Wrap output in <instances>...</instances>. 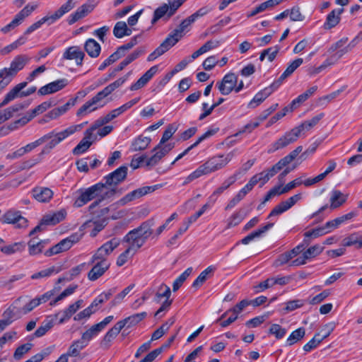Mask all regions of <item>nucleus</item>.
<instances>
[{"label": "nucleus", "mask_w": 362, "mask_h": 362, "mask_svg": "<svg viewBox=\"0 0 362 362\" xmlns=\"http://www.w3.org/2000/svg\"><path fill=\"white\" fill-rule=\"evenodd\" d=\"M151 226L152 224L149 221H145L139 227L130 230L124 237L123 241L128 244V247L118 256L116 262L118 267H122L126 264L129 259L134 257L137 250L144 245L146 240L153 233Z\"/></svg>", "instance_id": "1"}, {"label": "nucleus", "mask_w": 362, "mask_h": 362, "mask_svg": "<svg viewBox=\"0 0 362 362\" xmlns=\"http://www.w3.org/2000/svg\"><path fill=\"white\" fill-rule=\"evenodd\" d=\"M302 199V194L300 193L296 194L285 201L280 202L277 204L269 213L267 216V219H271L272 221L267 223L266 225L261 226L257 230L248 234L244 238L240 240V243L243 245H247L256 238H259L262 236L267 230L271 229L275 224L277 218L274 219V217H277L290 209L294 206L298 201Z\"/></svg>", "instance_id": "2"}, {"label": "nucleus", "mask_w": 362, "mask_h": 362, "mask_svg": "<svg viewBox=\"0 0 362 362\" xmlns=\"http://www.w3.org/2000/svg\"><path fill=\"white\" fill-rule=\"evenodd\" d=\"M235 156V151H232L226 154H217L212 156L185 177L182 185H186L203 175L223 169L232 160Z\"/></svg>", "instance_id": "3"}, {"label": "nucleus", "mask_w": 362, "mask_h": 362, "mask_svg": "<svg viewBox=\"0 0 362 362\" xmlns=\"http://www.w3.org/2000/svg\"><path fill=\"white\" fill-rule=\"evenodd\" d=\"M86 124H87V122L79 124L70 126L59 132H56L55 131H52V132L45 134L44 136H42L41 137V138H45L43 140V143H45L46 141H48V140H49V141L45 146L43 151L44 152L49 151L50 150L54 148L57 145H58L59 143H61L62 141L66 139L67 137L74 134L75 132L80 131L83 127V126Z\"/></svg>", "instance_id": "4"}, {"label": "nucleus", "mask_w": 362, "mask_h": 362, "mask_svg": "<svg viewBox=\"0 0 362 362\" xmlns=\"http://www.w3.org/2000/svg\"><path fill=\"white\" fill-rule=\"evenodd\" d=\"M38 7V4L31 3L27 4L21 9L13 18V19L6 25L1 28V31L6 34L20 25L23 21Z\"/></svg>", "instance_id": "5"}, {"label": "nucleus", "mask_w": 362, "mask_h": 362, "mask_svg": "<svg viewBox=\"0 0 362 362\" xmlns=\"http://www.w3.org/2000/svg\"><path fill=\"white\" fill-rule=\"evenodd\" d=\"M170 296L171 291L170 287L165 284H161L157 289L153 300L157 303H160L163 298H165V300L162 303L160 308L155 313L156 317L162 316L160 315L161 313L168 311L170 309V307L173 303V300L170 299Z\"/></svg>", "instance_id": "6"}, {"label": "nucleus", "mask_w": 362, "mask_h": 362, "mask_svg": "<svg viewBox=\"0 0 362 362\" xmlns=\"http://www.w3.org/2000/svg\"><path fill=\"white\" fill-rule=\"evenodd\" d=\"M28 81L25 82L20 83L15 86L9 92H8L3 101L0 103V107L4 106L8 104L9 102L13 100L18 97H26L36 91V87L32 86L28 88L25 91H22V90L27 86Z\"/></svg>", "instance_id": "7"}, {"label": "nucleus", "mask_w": 362, "mask_h": 362, "mask_svg": "<svg viewBox=\"0 0 362 362\" xmlns=\"http://www.w3.org/2000/svg\"><path fill=\"white\" fill-rule=\"evenodd\" d=\"M180 7V6L175 0L170 1L168 4H163L154 11L153 17L151 20L152 24L163 18L169 20Z\"/></svg>", "instance_id": "8"}, {"label": "nucleus", "mask_w": 362, "mask_h": 362, "mask_svg": "<svg viewBox=\"0 0 362 362\" xmlns=\"http://www.w3.org/2000/svg\"><path fill=\"white\" fill-rule=\"evenodd\" d=\"M300 136L299 130L296 129V127L293 128L291 130L286 132L284 135L280 137L275 142L272 143L268 152L273 153L288 146L296 141Z\"/></svg>", "instance_id": "9"}, {"label": "nucleus", "mask_w": 362, "mask_h": 362, "mask_svg": "<svg viewBox=\"0 0 362 362\" xmlns=\"http://www.w3.org/2000/svg\"><path fill=\"white\" fill-rule=\"evenodd\" d=\"M181 38L180 35H175V32L173 30L165 39V40L152 52L151 53L147 60L152 62L157 59L158 57L163 55L173 47Z\"/></svg>", "instance_id": "10"}, {"label": "nucleus", "mask_w": 362, "mask_h": 362, "mask_svg": "<svg viewBox=\"0 0 362 362\" xmlns=\"http://www.w3.org/2000/svg\"><path fill=\"white\" fill-rule=\"evenodd\" d=\"M163 184H157L152 186H145L140 188H138L132 192L127 194L122 198H121L118 202V204L120 206H124L127 203L136 199H139L143 196H145L148 194L152 193L154 191L161 188L163 187Z\"/></svg>", "instance_id": "11"}, {"label": "nucleus", "mask_w": 362, "mask_h": 362, "mask_svg": "<svg viewBox=\"0 0 362 362\" xmlns=\"http://www.w3.org/2000/svg\"><path fill=\"white\" fill-rule=\"evenodd\" d=\"M80 238L77 234H73L59 242L44 252L46 257H51L70 249L72 245L79 240Z\"/></svg>", "instance_id": "12"}, {"label": "nucleus", "mask_w": 362, "mask_h": 362, "mask_svg": "<svg viewBox=\"0 0 362 362\" xmlns=\"http://www.w3.org/2000/svg\"><path fill=\"white\" fill-rule=\"evenodd\" d=\"M107 188L105 184L102 182H98L87 188L88 192L90 195L91 201L94 199H100V200H105L107 198L111 197L115 194V189H111L110 190L105 191Z\"/></svg>", "instance_id": "13"}, {"label": "nucleus", "mask_w": 362, "mask_h": 362, "mask_svg": "<svg viewBox=\"0 0 362 362\" xmlns=\"http://www.w3.org/2000/svg\"><path fill=\"white\" fill-rule=\"evenodd\" d=\"M237 83L238 76L234 73H228L221 81L216 83V86L222 95H227L235 90Z\"/></svg>", "instance_id": "14"}, {"label": "nucleus", "mask_w": 362, "mask_h": 362, "mask_svg": "<svg viewBox=\"0 0 362 362\" xmlns=\"http://www.w3.org/2000/svg\"><path fill=\"white\" fill-rule=\"evenodd\" d=\"M128 168L126 165L120 166L113 172L109 173L103 177L105 180V187L116 186L122 182L127 176Z\"/></svg>", "instance_id": "15"}, {"label": "nucleus", "mask_w": 362, "mask_h": 362, "mask_svg": "<svg viewBox=\"0 0 362 362\" xmlns=\"http://www.w3.org/2000/svg\"><path fill=\"white\" fill-rule=\"evenodd\" d=\"M31 58L27 54H19L16 56L10 64L8 68H4L6 69L9 75L14 77L17 73L22 69L30 62Z\"/></svg>", "instance_id": "16"}, {"label": "nucleus", "mask_w": 362, "mask_h": 362, "mask_svg": "<svg viewBox=\"0 0 362 362\" xmlns=\"http://www.w3.org/2000/svg\"><path fill=\"white\" fill-rule=\"evenodd\" d=\"M85 57V53L78 46H71L64 50L62 59L74 60L77 66H81Z\"/></svg>", "instance_id": "17"}, {"label": "nucleus", "mask_w": 362, "mask_h": 362, "mask_svg": "<svg viewBox=\"0 0 362 362\" xmlns=\"http://www.w3.org/2000/svg\"><path fill=\"white\" fill-rule=\"evenodd\" d=\"M68 83L69 81L66 78L58 79L42 86L38 90V93L41 95L52 94L61 90L65 88Z\"/></svg>", "instance_id": "18"}, {"label": "nucleus", "mask_w": 362, "mask_h": 362, "mask_svg": "<svg viewBox=\"0 0 362 362\" xmlns=\"http://www.w3.org/2000/svg\"><path fill=\"white\" fill-rule=\"evenodd\" d=\"M3 218L4 223L16 224L18 228L27 226V219L21 216L20 211H8Z\"/></svg>", "instance_id": "19"}, {"label": "nucleus", "mask_w": 362, "mask_h": 362, "mask_svg": "<svg viewBox=\"0 0 362 362\" xmlns=\"http://www.w3.org/2000/svg\"><path fill=\"white\" fill-rule=\"evenodd\" d=\"M105 106V103H100L98 99L94 96L90 100L85 103L77 111L76 115L78 117H82L88 115L98 108H100Z\"/></svg>", "instance_id": "20"}, {"label": "nucleus", "mask_w": 362, "mask_h": 362, "mask_svg": "<svg viewBox=\"0 0 362 362\" xmlns=\"http://www.w3.org/2000/svg\"><path fill=\"white\" fill-rule=\"evenodd\" d=\"M158 67L157 65L151 66L141 77L130 86L131 90H137L147 84L152 77L157 73Z\"/></svg>", "instance_id": "21"}, {"label": "nucleus", "mask_w": 362, "mask_h": 362, "mask_svg": "<svg viewBox=\"0 0 362 362\" xmlns=\"http://www.w3.org/2000/svg\"><path fill=\"white\" fill-rule=\"evenodd\" d=\"M93 267L88 274V278L90 281H95L102 276L105 272L110 268V262H98L93 264Z\"/></svg>", "instance_id": "22"}, {"label": "nucleus", "mask_w": 362, "mask_h": 362, "mask_svg": "<svg viewBox=\"0 0 362 362\" xmlns=\"http://www.w3.org/2000/svg\"><path fill=\"white\" fill-rule=\"evenodd\" d=\"M83 300H78L74 303L71 304L69 307L62 312H59L56 315V317L59 318V323L62 324L69 319L81 308Z\"/></svg>", "instance_id": "23"}, {"label": "nucleus", "mask_w": 362, "mask_h": 362, "mask_svg": "<svg viewBox=\"0 0 362 362\" xmlns=\"http://www.w3.org/2000/svg\"><path fill=\"white\" fill-rule=\"evenodd\" d=\"M147 316L146 312H142L130 315L122 320L117 322L115 325L118 327L120 331L126 326L132 327L137 325L142 321Z\"/></svg>", "instance_id": "24"}, {"label": "nucleus", "mask_w": 362, "mask_h": 362, "mask_svg": "<svg viewBox=\"0 0 362 362\" xmlns=\"http://www.w3.org/2000/svg\"><path fill=\"white\" fill-rule=\"evenodd\" d=\"M33 197L40 202H48L53 197V192L48 187H37L33 189Z\"/></svg>", "instance_id": "25"}, {"label": "nucleus", "mask_w": 362, "mask_h": 362, "mask_svg": "<svg viewBox=\"0 0 362 362\" xmlns=\"http://www.w3.org/2000/svg\"><path fill=\"white\" fill-rule=\"evenodd\" d=\"M218 129H209L203 134L201 136L198 138V139L188 148H187L182 153H180L176 158L173 161L172 165H174L177 160H180L185 155H187L192 149L197 146L202 141L206 139L207 138L213 136L218 132Z\"/></svg>", "instance_id": "26"}, {"label": "nucleus", "mask_w": 362, "mask_h": 362, "mask_svg": "<svg viewBox=\"0 0 362 362\" xmlns=\"http://www.w3.org/2000/svg\"><path fill=\"white\" fill-rule=\"evenodd\" d=\"M344 12V8H337L332 10L327 16L324 23L325 29H332L339 24L341 20V15Z\"/></svg>", "instance_id": "27"}, {"label": "nucleus", "mask_w": 362, "mask_h": 362, "mask_svg": "<svg viewBox=\"0 0 362 362\" xmlns=\"http://www.w3.org/2000/svg\"><path fill=\"white\" fill-rule=\"evenodd\" d=\"M66 213L64 210L59 211L52 214H47L41 220V224H45V226H54L66 217Z\"/></svg>", "instance_id": "28"}, {"label": "nucleus", "mask_w": 362, "mask_h": 362, "mask_svg": "<svg viewBox=\"0 0 362 362\" xmlns=\"http://www.w3.org/2000/svg\"><path fill=\"white\" fill-rule=\"evenodd\" d=\"M84 49L92 58L98 57L101 51V47L94 39H88L84 44Z\"/></svg>", "instance_id": "29"}, {"label": "nucleus", "mask_w": 362, "mask_h": 362, "mask_svg": "<svg viewBox=\"0 0 362 362\" xmlns=\"http://www.w3.org/2000/svg\"><path fill=\"white\" fill-rule=\"evenodd\" d=\"M74 6L75 3L74 2V0H67V1L62 4L57 11H56L53 14L49 16L51 21L54 23L61 18L65 13L70 11Z\"/></svg>", "instance_id": "30"}, {"label": "nucleus", "mask_w": 362, "mask_h": 362, "mask_svg": "<svg viewBox=\"0 0 362 362\" xmlns=\"http://www.w3.org/2000/svg\"><path fill=\"white\" fill-rule=\"evenodd\" d=\"M76 194L77 196L76 197L73 204V206L75 208L82 207L91 201L87 188H81L76 192Z\"/></svg>", "instance_id": "31"}, {"label": "nucleus", "mask_w": 362, "mask_h": 362, "mask_svg": "<svg viewBox=\"0 0 362 362\" xmlns=\"http://www.w3.org/2000/svg\"><path fill=\"white\" fill-rule=\"evenodd\" d=\"M324 117V113H320L309 120H306L301 123L300 125L296 127V129L299 130V134L304 132H308L313 128Z\"/></svg>", "instance_id": "32"}, {"label": "nucleus", "mask_w": 362, "mask_h": 362, "mask_svg": "<svg viewBox=\"0 0 362 362\" xmlns=\"http://www.w3.org/2000/svg\"><path fill=\"white\" fill-rule=\"evenodd\" d=\"M347 199V195L339 190H332L330 196V208L334 209L341 206Z\"/></svg>", "instance_id": "33"}, {"label": "nucleus", "mask_w": 362, "mask_h": 362, "mask_svg": "<svg viewBox=\"0 0 362 362\" xmlns=\"http://www.w3.org/2000/svg\"><path fill=\"white\" fill-rule=\"evenodd\" d=\"M119 332L120 329L116 325H115L104 335L100 342V346L106 349H109L111 345V341L119 334Z\"/></svg>", "instance_id": "34"}, {"label": "nucleus", "mask_w": 362, "mask_h": 362, "mask_svg": "<svg viewBox=\"0 0 362 362\" xmlns=\"http://www.w3.org/2000/svg\"><path fill=\"white\" fill-rule=\"evenodd\" d=\"M151 139L148 136H139L132 143L131 150L133 151H143L149 146Z\"/></svg>", "instance_id": "35"}, {"label": "nucleus", "mask_w": 362, "mask_h": 362, "mask_svg": "<svg viewBox=\"0 0 362 362\" xmlns=\"http://www.w3.org/2000/svg\"><path fill=\"white\" fill-rule=\"evenodd\" d=\"M87 346L88 344L81 339L74 340L69 346L66 354L71 357H77L79 356L80 352Z\"/></svg>", "instance_id": "36"}, {"label": "nucleus", "mask_w": 362, "mask_h": 362, "mask_svg": "<svg viewBox=\"0 0 362 362\" xmlns=\"http://www.w3.org/2000/svg\"><path fill=\"white\" fill-rule=\"evenodd\" d=\"M216 270V267L211 265L209 266L206 269L202 271L200 274L197 276V278L193 281L192 287L197 288L202 286L207 279L212 276L214 272Z\"/></svg>", "instance_id": "37"}, {"label": "nucleus", "mask_w": 362, "mask_h": 362, "mask_svg": "<svg viewBox=\"0 0 362 362\" xmlns=\"http://www.w3.org/2000/svg\"><path fill=\"white\" fill-rule=\"evenodd\" d=\"M132 30L127 27L124 21L116 23L113 28V34L117 38H122L124 36H129L132 34Z\"/></svg>", "instance_id": "38"}, {"label": "nucleus", "mask_w": 362, "mask_h": 362, "mask_svg": "<svg viewBox=\"0 0 362 362\" xmlns=\"http://www.w3.org/2000/svg\"><path fill=\"white\" fill-rule=\"evenodd\" d=\"M305 335V329L304 327H299L298 329L293 331L288 336L286 341L285 345L286 346H291L292 345L300 341Z\"/></svg>", "instance_id": "39"}, {"label": "nucleus", "mask_w": 362, "mask_h": 362, "mask_svg": "<svg viewBox=\"0 0 362 362\" xmlns=\"http://www.w3.org/2000/svg\"><path fill=\"white\" fill-rule=\"evenodd\" d=\"M329 334L330 332H327L326 335L320 336V333H316L313 338L303 346V350L305 352L311 351L313 349L317 348L318 345L329 335Z\"/></svg>", "instance_id": "40"}, {"label": "nucleus", "mask_w": 362, "mask_h": 362, "mask_svg": "<svg viewBox=\"0 0 362 362\" xmlns=\"http://www.w3.org/2000/svg\"><path fill=\"white\" fill-rule=\"evenodd\" d=\"M103 330L100 328V327L95 324L93 326H91L88 329H87L86 332H84L81 339L86 342L88 345L89 342L96 337L100 332Z\"/></svg>", "instance_id": "41"}, {"label": "nucleus", "mask_w": 362, "mask_h": 362, "mask_svg": "<svg viewBox=\"0 0 362 362\" xmlns=\"http://www.w3.org/2000/svg\"><path fill=\"white\" fill-rule=\"evenodd\" d=\"M25 244L23 242L14 243L13 244L1 247V251L6 255H12L25 250Z\"/></svg>", "instance_id": "42"}, {"label": "nucleus", "mask_w": 362, "mask_h": 362, "mask_svg": "<svg viewBox=\"0 0 362 362\" xmlns=\"http://www.w3.org/2000/svg\"><path fill=\"white\" fill-rule=\"evenodd\" d=\"M269 90H265L264 88L257 93L255 94L253 99L249 103L248 107L250 108H255L261 104L269 96Z\"/></svg>", "instance_id": "43"}, {"label": "nucleus", "mask_w": 362, "mask_h": 362, "mask_svg": "<svg viewBox=\"0 0 362 362\" xmlns=\"http://www.w3.org/2000/svg\"><path fill=\"white\" fill-rule=\"evenodd\" d=\"M194 22V20L191 18V16H189V17L183 20L180 24V25L173 30L175 32V35H180V37L182 38L184 35V33L189 30V27Z\"/></svg>", "instance_id": "44"}, {"label": "nucleus", "mask_w": 362, "mask_h": 362, "mask_svg": "<svg viewBox=\"0 0 362 362\" xmlns=\"http://www.w3.org/2000/svg\"><path fill=\"white\" fill-rule=\"evenodd\" d=\"M59 272V269H58L57 267H55L54 266H52L51 267H49L47 269H43V270H41L38 272H36L35 274H33L30 278L32 279H42V278H46V277H49L53 274H57L58 272Z\"/></svg>", "instance_id": "45"}, {"label": "nucleus", "mask_w": 362, "mask_h": 362, "mask_svg": "<svg viewBox=\"0 0 362 362\" xmlns=\"http://www.w3.org/2000/svg\"><path fill=\"white\" fill-rule=\"evenodd\" d=\"M47 23L48 25L53 24V22L51 21L50 17L49 16H45L37 22L33 23L30 25L25 30V35H30L33 33L35 30L41 28V26L44 23Z\"/></svg>", "instance_id": "46"}, {"label": "nucleus", "mask_w": 362, "mask_h": 362, "mask_svg": "<svg viewBox=\"0 0 362 362\" xmlns=\"http://www.w3.org/2000/svg\"><path fill=\"white\" fill-rule=\"evenodd\" d=\"M153 154L150 158H148L146 161V166L153 167L156 165L160 160L165 156L164 153L159 149L155 150V147L153 151Z\"/></svg>", "instance_id": "47"}, {"label": "nucleus", "mask_w": 362, "mask_h": 362, "mask_svg": "<svg viewBox=\"0 0 362 362\" xmlns=\"http://www.w3.org/2000/svg\"><path fill=\"white\" fill-rule=\"evenodd\" d=\"M192 272V268L189 267L185 272H183L173 284V291H177L185 282V281L187 279V277L191 274Z\"/></svg>", "instance_id": "48"}, {"label": "nucleus", "mask_w": 362, "mask_h": 362, "mask_svg": "<svg viewBox=\"0 0 362 362\" xmlns=\"http://www.w3.org/2000/svg\"><path fill=\"white\" fill-rule=\"evenodd\" d=\"M119 245V240L117 238H112L110 240L105 243L100 247V249L107 256H109L112 251L117 248Z\"/></svg>", "instance_id": "49"}, {"label": "nucleus", "mask_w": 362, "mask_h": 362, "mask_svg": "<svg viewBox=\"0 0 362 362\" xmlns=\"http://www.w3.org/2000/svg\"><path fill=\"white\" fill-rule=\"evenodd\" d=\"M286 332V329L279 324H272L269 329V334L274 335L276 339L284 338Z\"/></svg>", "instance_id": "50"}, {"label": "nucleus", "mask_w": 362, "mask_h": 362, "mask_svg": "<svg viewBox=\"0 0 362 362\" xmlns=\"http://www.w3.org/2000/svg\"><path fill=\"white\" fill-rule=\"evenodd\" d=\"M177 130V125L176 124L173 123L168 124L160 140V145H162L164 143H167L168 141L173 136V135L176 132Z\"/></svg>", "instance_id": "51"}, {"label": "nucleus", "mask_w": 362, "mask_h": 362, "mask_svg": "<svg viewBox=\"0 0 362 362\" xmlns=\"http://www.w3.org/2000/svg\"><path fill=\"white\" fill-rule=\"evenodd\" d=\"M362 40V31H361L346 47L343 49L337 51V54L338 57H340L343 56L344 54L351 51L356 44Z\"/></svg>", "instance_id": "52"}, {"label": "nucleus", "mask_w": 362, "mask_h": 362, "mask_svg": "<svg viewBox=\"0 0 362 362\" xmlns=\"http://www.w3.org/2000/svg\"><path fill=\"white\" fill-rule=\"evenodd\" d=\"M78 285H70L68 288L64 290L53 301L50 303L51 305H55L57 302L63 300L66 297L73 294L77 289Z\"/></svg>", "instance_id": "53"}, {"label": "nucleus", "mask_w": 362, "mask_h": 362, "mask_svg": "<svg viewBox=\"0 0 362 362\" xmlns=\"http://www.w3.org/2000/svg\"><path fill=\"white\" fill-rule=\"evenodd\" d=\"M325 234L326 231H325V228H323L322 226H320L305 232L304 233V241H309L311 238H316Z\"/></svg>", "instance_id": "54"}, {"label": "nucleus", "mask_w": 362, "mask_h": 362, "mask_svg": "<svg viewBox=\"0 0 362 362\" xmlns=\"http://www.w3.org/2000/svg\"><path fill=\"white\" fill-rule=\"evenodd\" d=\"M213 206L207 201L206 203L202 206V207L197 211L195 214L190 216L189 218L186 219L187 222L191 225L192 223L195 222L204 213H205L208 209H211Z\"/></svg>", "instance_id": "55"}, {"label": "nucleus", "mask_w": 362, "mask_h": 362, "mask_svg": "<svg viewBox=\"0 0 362 362\" xmlns=\"http://www.w3.org/2000/svg\"><path fill=\"white\" fill-rule=\"evenodd\" d=\"M33 347V344L31 343H26L23 345H21L18 346L14 354H13V358L16 360H20L24 354L28 353Z\"/></svg>", "instance_id": "56"}, {"label": "nucleus", "mask_w": 362, "mask_h": 362, "mask_svg": "<svg viewBox=\"0 0 362 362\" xmlns=\"http://www.w3.org/2000/svg\"><path fill=\"white\" fill-rule=\"evenodd\" d=\"M92 141L81 140L72 151L73 154L80 155L85 153L91 146Z\"/></svg>", "instance_id": "57"}, {"label": "nucleus", "mask_w": 362, "mask_h": 362, "mask_svg": "<svg viewBox=\"0 0 362 362\" xmlns=\"http://www.w3.org/2000/svg\"><path fill=\"white\" fill-rule=\"evenodd\" d=\"M323 250V247L315 245L308 248L303 253L308 259H310L317 255H319Z\"/></svg>", "instance_id": "58"}, {"label": "nucleus", "mask_w": 362, "mask_h": 362, "mask_svg": "<svg viewBox=\"0 0 362 362\" xmlns=\"http://www.w3.org/2000/svg\"><path fill=\"white\" fill-rule=\"evenodd\" d=\"M113 91H115L114 88L111 86V84H109L106 87H105L102 90L99 91L95 97L100 103H105V105H106V102H103V99H105L106 97H107L109 95H110Z\"/></svg>", "instance_id": "59"}, {"label": "nucleus", "mask_w": 362, "mask_h": 362, "mask_svg": "<svg viewBox=\"0 0 362 362\" xmlns=\"http://www.w3.org/2000/svg\"><path fill=\"white\" fill-rule=\"evenodd\" d=\"M134 284H130L118 293L111 302L112 306H115L121 303L123 298L134 288Z\"/></svg>", "instance_id": "60"}, {"label": "nucleus", "mask_w": 362, "mask_h": 362, "mask_svg": "<svg viewBox=\"0 0 362 362\" xmlns=\"http://www.w3.org/2000/svg\"><path fill=\"white\" fill-rule=\"evenodd\" d=\"M0 78L2 79L0 81V91L7 86L12 78H13L11 75H9L6 69H0Z\"/></svg>", "instance_id": "61"}, {"label": "nucleus", "mask_w": 362, "mask_h": 362, "mask_svg": "<svg viewBox=\"0 0 362 362\" xmlns=\"http://www.w3.org/2000/svg\"><path fill=\"white\" fill-rule=\"evenodd\" d=\"M189 226L190 224L189 222H187L186 220H184L177 233L169 240L170 244H174L176 240L188 230Z\"/></svg>", "instance_id": "62"}, {"label": "nucleus", "mask_w": 362, "mask_h": 362, "mask_svg": "<svg viewBox=\"0 0 362 362\" xmlns=\"http://www.w3.org/2000/svg\"><path fill=\"white\" fill-rule=\"evenodd\" d=\"M303 151V147L301 146H299L296 147L293 151H292L290 153H288L287 156L281 158V160L284 162V163L287 165L290 163H291L298 156V154Z\"/></svg>", "instance_id": "63"}, {"label": "nucleus", "mask_w": 362, "mask_h": 362, "mask_svg": "<svg viewBox=\"0 0 362 362\" xmlns=\"http://www.w3.org/2000/svg\"><path fill=\"white\" fill-rule=\"evenodd\" d=\"M107 255H106L102 250L100 249V247L97 250V251L95 252V254L92 256L90 264H93L95 262H98L100 263L103 262H110L107 260Z\"/></svg>", "instance_id": "64"}]
</instances>
